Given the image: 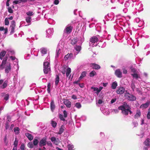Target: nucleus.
I'll return each mask as SVG.
<instances>
[{"instance_id": "41", "label": "nucleus", "mask_w": 150, "mask_h": 150, "mask_svg": "<svg viewBox=\"0 0 150 150\" xmlns=\"http://www.w3.org/2000/svg\"><path fill=\"white\" fill-rule=\"evenodd\" d=\"M77 42V40L76 39L74 38L71 40V43L72 45H74Z\"/></svg>"}, {"instance_id": "49", "label": "nucleus", "mask_w": 150, "mask_h": 150, "mask_svg": "<svg viewBox=\"0 0 150 150\" xmlns=\"http://www.w3.org/2000/svg\"><path fill=\"white\" fill-rule=\"evenodd\" d=\"M51 124L52 126L54 127H55L57 125V123L53 121H51Z\"/></svg>"}, {"instance_id": "10", "label": "nucleus", "mask_w": 150, "mask_h": 150, "mask_svg": "<svg viewBox=\"0 0 150 150\" xmlns=\"http://www.w3.org/2000/svg\"><path fill=\"white\" fill-rule=\"evenodd\" d=\"M10 59L12 61H14L13 62L14 64L17 67V70H18L19 68V66L18 64V59H16L14 55L10 56L9 57Z\"/></svg>"}, {"instance_id": "2", "label": "nucleus", "mask_w": 150, "mask_h": 150, "mask_svg": "<svg viewBox=\"0 0 150 150\" xmlns=\"http://www.w3.org/2000/svg\"><path fill=\"white\" fill-rule=\"evenodd\" d=\"M118 109L121 110L122 113L124 115H127L129 112L130 114L132 113L130 107L126 103H124L123 105L118 107Z\"/></svg>"}, {"instance_id": "59", "label": "nucleus", "mask_w": 150, "mask_h": 150, "mask_svg": "<svg viewBox=\"0 0 150 150\" xmlns=\"http://www.w3.org/2000/svg\"><path fill=\"white\" fill-rule=\"evenodd\" d=\"M59 117L61 120L64 121L65 120L64 118L63 117V116L62 115L60 114L59 116Z\"/></svg>"}, {"instance_id": "6", "label": "nucleus", "mask_w": 150, "mask_h": 150, "mask_svg": "<svg viewBox=\"0 0 150 150\" xmlns=\"http://www.w3.org/2000/svg\"><path fill=\"white\" fill-rule=\"evenodd\" d=\"M49 64H50L48 62L45 61L44 63V72L45 74H47L50 70Z\"/></svg>"}, {"instance_id": "38", "label": "nucleus", "mask_w": 150, "mask_h": 150, "mask_svg": "<svg viewBox=\"0 0 150 150\" xmlns=\"http://www.w3.org/2000/svg\"><path fill=\"white\" fill-rule=\"evenodd\" d=\"M71 71V69L69 67L67 69L66 72V75L67 77H68L69 76Z\"/></svg>"}, {"instance_id": "25", "label": "nucleus", "mask_w": 150, "mask_h": 150, "mask_svg": "<svg viewBox=\"0 0 150 150\" xmlns=\"http://www.w3.org/2000/svg\"><path fill=\"white\" fill-rule=\"evenodd\" d=\"M40 52L42 54V55L43 56L45 54L47 53V49L44 48H41L40 49Z\"/></svg>"}, {"instance_id": "1", "label": "nucleus", "mask_w": 150, "mask_h": 150, "mask_svg": "<svg viewBox=\"0 0 150 150\" xmlns=\"http://www.w3.org/2000/svg\"><path fill=\"white\" fill-rule=\"evenodd\" d=\"M4 68L5 72L6 74L9 73L11 69V63L9 62H7V59L6 58L3 59L0 65V70H2Z\"/></svg>"}, {"instance_id": "32", "label": "nucleus", "mask_w": 150, "mask_h": 150, "mask_svg": "<svg viewBox=\"0 0 150 150\" xmlns=\"http://www.w3.org/2000/svg\"><path fill=\"white\" fill-rule=\"evenodd\" d=\"M7 52L4 51H2L0 53V59L2 60L3 59V57L5 55Z\"/></svg>"}, {"instance_id": "24", "label": "nucleus", "mask_w": 150, "mask_h": 150, "mask_svg": "<svg viewBox=\"0 0 150 150\" xmlns=\"http://www.w3.org/2000/svg\"><path fill=\"white\" fill-rule=\"evenodd\" d=\"M91 67L93 69H98L100 68V66L96 64L95 63H92L91 64Z\"/></svg>"}, {"instance_id": "23", "label": "nucleus", "mask_w": 150, "mask_h": 150, "mask_svg": "<svg viewBox=\"0 0 150 150\" xmlns=\"http://www.w3.org/2000/svg\"><path fill=\"white\" fill-rule=\"evenodd\" d=\"M122 20L123 19L122 18H117L116 23L118 25L120 24L121 25L124 26V22L122 21Z\"/></svg>"}, {"instance_id": "15", "label": "nucleus", "mask_w": 150, "mask_h": 150, "mask_svg": "<svg viewBox=\"0 0 150 150\" xmlns=\"http://www.w3.org/2000/svg\"><path fill=\"white\" fill-rule=\"evenodd\" d=\"M47 139L46 137H44L40 141L39 145L40 147L45 145L47 142Z\"/></svg>"}, {"instance_id": "14", "label": "nucleus", "mask_w": 150, "mask_h": 150, "mask_svg": "<svg viewBox=\"0 0 150 150\" xmlns=\"http://www.w3.org/2000/svg\"><path fill=\"white\" fill-rule=\"evenodd\" d=\"M103 87L102 86H100L98 88L97 87H96L92 86L91 88V89H93L94 91H96V93L98 95L99 92L103 89Z\"/></svg>"}, {"instance_id": "53", "label": "nucleus", "mask_w": 150, "mask_h": 150, "mask_svg": "<svg viewBox=\"0 0 150 150\" xmlns=\"http://www.w3.org/2000/svg\"><path fill=\"white\" fill-rule=\"evenodd\" d=\"M9 97V94H7L4 96V99L6 100H8Z\"/></svg>"}, {"instance_id": "30", "label": "nucleus", "mask_w": 150, "mask_h": 150, "mask_svg": "<svg viewBox=\"0 0 150 150\" xmlns=\"http://www.w3.org/2000/svg\"><path fill=\"white\" fill-rule=\"evenodd\" d=\"M144 144L146 146H149L150 145V139L149 138L147 139L144 142Z\"/></svg>"}, {"instance_id": "11", "label": "nucleus", "mask_w": 150, "mask_h": 150, "mask_svg": "<svg viewBox=\"0 0 150 150\" xmlns=\"http://www.w3.org/2000/svg\"><path fill=\"white\" fill-rule=\"evenodd\" d=\"M15 27V22L14 21H13L11 22V25L10 27V33L11 34H12L14 33Z\"/></svg>"}, {"instance_id": "19", "label": "nucleus", "mask_w": 150, "mask_h": 150, "mask_svg": "<svg viewBox=\"0 0 150 150\" xmlns=\"http://www.w3.org/2000/svg\"><path fill=\"white\" fill-rule=\"evenodd\" d=\"M64 103L66 107L68 108H70L71 107V102L69 100L65 99L64 100Z\"/></svg>"}, {"instance_id": "58", "label": "nucleus", "mask_w": 150, "mask_h": 150, "mask_svg": "<svg viewBox=\"0 0 150 150\" xmlns=\"http://www.w3.org/2000/svg\"><path fill=\"white\" fill-rule=\"evenodd\" d=\"M132 124L134 127H136L138 125V123L137 122H132Z\"/></svg>"}, {"instance_id": "26", "label": "nucleus", "mask_w": 150, "mask_h": 150, "mask_svg": "<svg viewBox=\"0 0 150 150\" xmlns=\"http://www.w3.org/2000/svg\"><path fill=\"white\" fill-rule=\"evenodd\" d=\"M55 105L53 100H52L50 103V108L52 112H53L55 109Z\"/></svg>"}, {"instance_id": "31", "label": "nucleus", "mask_w": 150, "mask_h": 150, "mask_svg": "<svg viewBox=\"0 0 150 150\" xmlns=\"http://www.w3.org/2000/svg\"><path fill=\"white\" fill-rule=\"evenodd\" d=\"M87 73L85 71H83L81 74L80 77L79 78V80H81L83 77H85Z\"/></svg>"}, {"instance_id": "12", "label": "nucleus", "mask_w": 150, "mask_h": 150, "mask_svg": "<svg viewBox=\"0 0 150 150\" xmlns=\"http://www.w3.org/2000/svg\"><path fill=\"white\" fill-rule=\"evenodd\" d=\"M53 28H50L46 30V37L50 38L53 35Z\"/></svg>"}, {"instance_id": "56", "label": "nucleus", "mask_w": 150, "mask_h": 150, "mask_svg": "<svg viewBox=\"0 0 150 150\" xmlns=\"http://www.w3.org/2000/svg\"><path fill=\"white\" fill-rule=\"evenodd\" d=\"M56 140V139L55 137H52L51 138V141L55 144Z\"/></svg>"}, {"instance_id": "34", "label": "nucleus", "mask_w": 150, "mask_h": 150, "mask_svg": "<svg viewBox=\"0 0 150 150\" xmlns=\"http://www.w3.org/2000/svg\"><path fill=\"white\" fill-rule=\"evenodd\" d=\"M64 129L65 127L63 125H62L59 129L58 134H62L64 130Z\"/></svg>"}, {"instance_id": "13", "label": "nucleus", "mask_w": 150, "mask_h": 150, "mask_svg": "<svg viewBox=\"0 0 150 150\" xmlns=\"http://www.w3.org/2000/svg\"><path fill=\"white\" fill-rule=\"evenodd\" d=\"M125 91V88L123 87H119L116 91L117 93L122 94Z\"/></svg>"}, {"instance_id": "43", "label": "nucleus", "mask_w": 150, "mask_h": 150, "mask_svg": "<svg viewBox=\"0 0 150 150\" xmlns=\"http://www.w3.org/2000/svg\"><path fill=\"white\" fill-rule=\"evenodd\" d=\"M75 106L77 108L79 109L81 107V105L78 102L75 104Z\"/></svg>"}, {"instance_id": "17", "label": "nucleus", "mask_w": 150, "mask_h": 150, "mask_svg": "<svg viewBox=\"0 0 150 150\" xmlns=\"http://www.w3.org/2000/svg\"><path fill=\"white\" fill-rule=\"evenodd\" d=\"M7 54L9 57L15 55V52L13 50L11 49L7 50Z\"/></svg>"}, {"instance_id": "48", "label": "nucleus", "mask_w": 150, "mask_h": 150, "mask_svg": "<svg viewBox=\"0 0 150 150\" xmlns=\"http://www.w3.org/2000/svg\"><path fill=\"white\" fill-rule=\"evenodd\" d=\"M50 87H51V85H50V83H49L48 84H47V92H48L49 93H50Z\"/></svg>"}, {"instance_id": "39", "label": "nucleus", "mask_w": 150, "mask_h": 150, "mask_svg": "<svg viewBox=\"0 0 150 150\" xmlns=\"http://www.w3.org/2000/svg\"><path fill=\"white\" fill-rule=\"evenodd\" d=\"M0 31H3L4 34H6L8 31L7 29V28L4 29V27H0Z\"/></svg>"}, {"instance_id": "50", "label": "nucleus", "mask_w": 150, "mask_h": 150, "mask_svg": "<svg viewBox=\"0 0 150 150\" xmlns=\"http://www.w3.org/2000/svg\"><path fill=\"white\" fill-rule=\"evenodd\" d=\"M26 14L28 16H31L33 15L34 13L31 11H29L26 13Z\"/></svg>"}, {"instance_id": "61", "label": "nucleus", "mask_w": 150, "mask_h": 150, "mask_svg": "<svg viewBox=\"0 0 150 150\" xmlns=\"http://www.w3.org/2000/svg\"><path fill=\"white\" fill-rule=\"evenodd\" d=\"M25 145L23 144H22L20 147V149L21 150H24Z\"/></svg>"}, {"instance_id": "52", "label": "nucleus", "mask_w": 150, "mask_h": 150, "mask_svg": "<svg viewBox=\"0 0 150 150\" xmlns=\"http://www.w3.org/2000/svg\"><path fill=\"white\" fill-rule=\"evenodd\" d=\"M28 146L29 148H33V144L31 142H29L28 144Z\"/></svg>"}, {"instance_id": "20", "label": "nucleus", "mask_w": 150, "mask_h": 150, "mask_svg": "<svg viewBox=\"0 0 150 150\" xmlns=\"http://www.w3.org/2000/svg\"><path fill=\"white\" fill-rule=\"evenodd\" d=\"M149 104V102L147 101L146 103L142 104L140 106V108L142 109L147 108Z\"/></svg>"}, {"instance_id": "9", "label": "nucleus", "mask_w": 150, "mask_h": 150, "mask_svg": "<svg viewBox=\"0 0 150 150\" xmlns=\"http://www.w3.org/2000/svg\"><path fill=\"white\" fill-rule=\"evenodd\" d=\"M62 55L63 53L62 49V48H60L59 45L58 46L56 51V54L55 58L56 59H57V58L59 57H62Z\"/></svg>"}, {"instance_id": "16", "label": "nucleus", "mask_w": 150, "mask_h": 150, "mask_svg": "<svg viewBox=\"0 0 150 150\" xmlns=\"http://www.w3.org/2000/svg\"><path fill=\"white\" fill-rule=\"evenodd\" d=\"M135 21L139 23L138 26L141 27L144 24V22L142 20H140L139 18H137L135 19Z\"/></svg>"}, {"instance_id": "57", "label": "nucleus", "mask_w": 150, "mask_h": 150, "mask_svg": "<svg viewBox=\"0 0 150 150\" xmlns=\"http://www.w3.org/2000/svg\"><path fill=\"white\" fill-rule=\"evenodd\" d=\"M18 144V141L17 140L16 138L15 139V140L14 143V146H17Z\"/></svg>"}, {"instance_id": "47", "label": "nucleus", "mask_w": 150, "mask_h": 150, "mask_svg": "<svg viewBox=\"0 0 150 150\" xmlns=\"http://www.w3.org/2000/svg\"><path fill=\"white\" fill-rule=\"evenodd\" d=\"M38 143V141L37 139H34L33 141V144L35 146H36Z\"/></svg>"}, {"instance_id": "44", "label": "nucleus", "mask_w": 150, "mask_h": 150, "mask_svg": "<svg viewBox=\"0 0 150 150\" xmlns=\"http://www.w3.org/2000/svg\"><path fill=\"white\" fill-rule=\"evenodd\" d=\"M14 131L16 134H18L19 133V129L18 127H15L14 129Z\"/></svg>"}, {"instance_id": "45", "label": "nucleus", "mask_w": 150, "mask_h": 150, "mask_svg": "<svg viewBox=\"0 0 150 150\" xmlns=\"http://www.w3.org/2000/svg\"><path fill=\"white\" fill-rule=\"evenodd\" d=\"M35 49H32L31 50V53L32 54H34L35 56H37L38 54H36L35 53H36V51L35 50H34Z\"/></svg>"}, {"instance_id": "3", "label": "nucleus", "mask_w": 150, "mask_h": 150, "mask_svg": "<svg viewBox=\"0 0 150 150\" xmlns=\"http://www.w3.org/2000/svg\"><path fill=\"white\" fill-rule=\"evenodd\" d=\"M99 38L100 36L99 35L92 37L90 40V45L92 47L97 46Z\"/></svg>"}, {"instance_id": "35", "label": "nucleus", "mask_w": 150, "mask_h": 150, "mask_svg": "<svg viewBox=\"0 0 150 150\" xmlns=\"http://www.w3.org/2000/svg\"><path fill=\"white\" fill-rule=\"evenodd\" d=\"M117 82L115 81L112 83V89H115L117 86Z\"/></svg>"}, {"instance_id": "29", "label": "nucleus", "mask_w": 150, "mask_h": 150, "mask_svg": "<svg viewBox=\"0 0 150 150\" xmlns=\"http://www.w3.org/2000/svg\"><path fill=\"white\" fill-rule=\"evenodd\" d=\"M25 135L30 140H32L33 139L32 135L29 133H25Z\"/></svg>"}, {"instance_id": "63", "label": "nucleus", "mask_w": 150, "mask_h": 150, "mask_svg": "<svg viewBox=\"0 0 150 150\" xmlns=\"http://www.w3.org/2000/svg\"><path fill=\"white\" fill-rule=\"evenodd\" d=\"M8 11L9 13H12L13 12V11L11 8H8Z\"/></svg>"}, {"instance_id": "4", "label": "nucleus", "mask_w": 150, "mask_h": 150, "mask_svg": "<svg viewBox=\"0 0 150 150\" xmlns=\"http://www.w3.org/2000/svg\"><path fill=\"white\" fill-rule=\"evenodd\" d=\"M130 69L132 72L131 75L134 78L136 79L140 78V72L139 71L136 70L135 68L132 67H131Z\"/></svg>"}, {"instance_id": "60", "label": "nucleus", "mask_w": 150, "mask_h": 150, "mask_svg": "<svg viewBox=\"0 0 150 150\" xmlns=\"http://www.w3.org/2000/svg\"><path fill=\"white\" fill-rule=\"evenodd\" d=\"M63 114L64 117H67V114L66 111L64 110L63 111Z\"/></svg>"}, {"instance_id": "62", "label": "nucleus", "mask_w": 150, "mask_h": 150, "mask_svg": "<svg viewBox=\"0 0 150 150\" xmlns=\"http://www.w3.org/2000/svg\"><path fill=\"white\" fill-rule=\"evenodd\" d=\"M147 117L148 119H150V110H148V113L147 115Z\"/></svg>"}, {"instance_id": "5", "label": "nucleus", "mask_w": 150, "mask_h": 150, "mask_svg": "<svg viewBox=\"0 0 150 150\" xmlns=\"http://www.w3.org/2000/svg\"><path fill=\"white\" fill-rule=\"evenodd\" d=\"M73 28V26L71 24H69L66 25L64 30V33L69 34L71 33Z\"/></svg>"}, {"instance_id": "7", "label": "nucleus", "mask_w": 150, "mask_h": 150, "mask_svg": "<svg viewBox=\"0 0 150 150\" xmlns=\"http://www.w3.org/2000/svg\"><path fill=\"white\" fill-rule=\"evenodd\" d=\"M125 96L128 100L131 101H133L136 99V98L135 96L127 93V91H125Z\"/></svg>"}, {"instance_id": "64", "label": "nucleus", "mask_w": 150, "mask_h": 150, "mask_svg": "<svg viewBox=\"0 0 150 150\" xmlns=\"http://www.w3.org/2000/svg\"><path fill=\"white\" fill-rule=\"evenodd\" d=\"M116 100V98H115L111 100L110 103L111 104L114 103Z\"/></svg>"}, {"instance_id": "33", "label": "nucleus", "mask_w": 150, "mask_h": 150, "mask_svg": "<svg viewBox=\"0 0 150 150\" xmlns=\"http://www.w3.org/2000/svg\"><path fill=\"white\" fill-rule=\"evenodd\" d=\"M141 112L140 110H137V113L134 115V117L135 118H137L141 115Z\"/></svg>"}, {"instance_id": "36", "label": "nucleus", "mask_w": 150, "mask_h": 150, "mask_svg": "<svg viewBox=\"0 0 150 150\" xmlns=\"http://www.w3.org/2000/svg\"><path fill=\"white\" fill-rule=\"evenodd\" d=\"M31 18L30 16H28L26 18V21L28 23H30L29 25L30 24L31 21Z\"/></svg>"}, {"instance_id": "55", "label": "nucleus", "mask_w": 150, "mask_h": 150, "mask_svg": "<svg viewBox=\"0 0 150 150\" xmlns=\"http://www.w3.org/2000/svg\"><path fill=\"white\" fill-rule=\"evenodd\" d=\"M103 101L102 100V99H99L97 103L96 104H99L100 105L102 104L103 103Z\"/></svg>"}, {"instance_id": "40", "label": "nucleus", "mask_w": 150, "mask_h": 150, "mask_svg": "<svg viewBox=\"0 0 150 150\" xmlns=\"http://www.w3.org/2000/svg\"><path fill=\"white\" fill-rule=\"evenodd\" d=\"M96 75V72L94 71H93L90 73L89 76L90 77H93Z\"/></svg>"}, {"instance_id": "28", "label": "nucleus", "mask_w": 150, "mask_h": 150, "mask_svg": "<svg viewBox=\"0 0 150 150\" xmlns=\"http://www.w3.org/2000/svg\"><path fill=\"white\" fill-rule=\"evenodd\" d=\"M132 1L133 2V3H135V1H136L135 0H128V1L126 2L125 4V6L126 7H127L129 6V2H131Z\"/></svg>"}, {"instance_id": "22", "label": "nucleus", "mask_w": 150, "mask_h": 150, "mask_svg": "<svg viewBox=\"0 0 150 150\" xmlns=\"http://www.w3.org/2000/svg\"><path fill=\"white\" fill-rule=\"evenodd\" d=\"M81 50V46H76L74 47L75 54H77L80 52Z\"/></svg>"}, {"instance_id": "46", "label": "nucleus", "mask_w": 150, "mask_h": 150, "mask_svg": "<svg viewBox=\"0 0 150 150\" xmlns=\"http://www.w3.org/2000/svg\"><path fill=\"white\" fill-rule=\"evenodd\" d=\"M68 150H73V149L74 148V146L73 145L71 144H69L68 145Z\"/></svg>"}, {"instance_id": "18", "label": "nucleus", "mask_w": 150, "mask_h": 150, "mask_svg": "<svg viewBox=\"0 0 150 150\" xmlns=\"http://www.w3.org/2000/svg\"><path fill=\"white\" fill-rule=\"evenodd\" d=\"M115 75L119 78H121L122 77V72L121 71L120 69H118L115 71Z\"/></svg>"}, {"instance_id": "21", "label": "nucleus", "mask_w": 150, "mask_h": 150, "mask_svg": "<svg viewBox=\"0 0 150 150\" xmlns=\"http://www.w3.org/2000/svg\"><path fill=\"white\" fill-rule=\"evenodd\" d=\"M73 54L72 53L68 54L65 55L64 57L65 60H70L73 58Z\"/></svg>"}, {"instance_id": "42", "label": "nucleus", "mask_w": 150, "mask_h": 150, "mask_svg": "<svg viewBox=\"0 0 150 150\" xmlns=\"http://www.w3.org/2000/svg\"><path fill=\"white\" fill-rule=\"evenodd\" d=\"M84 41V38L83 36H82L81 37H80L79 39V41L80 44H81Z\"/></svg>"}, {"instance_id": "27", "label": "nucleus", "mask_w": 150, "mask_h": 150, "mask_svg": "<svg viewBox=\"0 0 150 150\" xmlns=\"http://www.w3.org/2000/svg\"><path fill=\"white\" fill-rule=\"evenodd\" d=\"M100 110L102 111V112L105 115H107L109 114V112L107 109H103V108H101Z\"/></svg>"}, {"instance_id": "54", "label": "nucleus", "mask_w": 150, "mask_h": 150, "mask_svg": "<svg viewBox=\"0 0 150 150\" xmlns=\"http://www.w3.org/2000/svg\"><path fill=\"white\" fill-rule=\"evenodd\" d=\"M13 4H18L21 3V0H15L13 1Z\"/></svg>"}, {"instance_id": "8", "label": "nucleus", "mask_w": 150, "mask_h": 150, "mask_svg": "<svg viewBox=\"0 0 150 150\" xmlns=\"http://www.w3.org/2000/svg\"><path fill=\"white\" fill-rule=\"evenodd\" d=\"M8 81L6 80L4 81V80L1 79L0 80V88L2 89L6 88L7 86Z\"/></svg>"}, {"instance_id": "37", "label": "nucleus", "mask_w": 150, "mask_h": 150, "mask_svg": "<svg viewBox=\"0 0 150 150\" xmlns=\"http://www.w3.org/2000/svg\"><path fill=\"white\" fill-rule=\"evenodd\" d=\"M55 80V85L56 86H57L59 81V78L57 75H56Z\"/></svg>"}, {"instance_id": "51", "label": "nucleus", "mask_w": 150, "mask_h": 150, "mask_svg": "<svg viewBox=\"0 0 150 150\" xmlns=\"http://www.w3.org/2000/svg\"><path fill=\"white\" fill-rule=\"evenodd\" d=\"M9 24V21L8 19L6 18L5 20L4 24L5 25H8Z\"/></svg>"}]
</instances>
